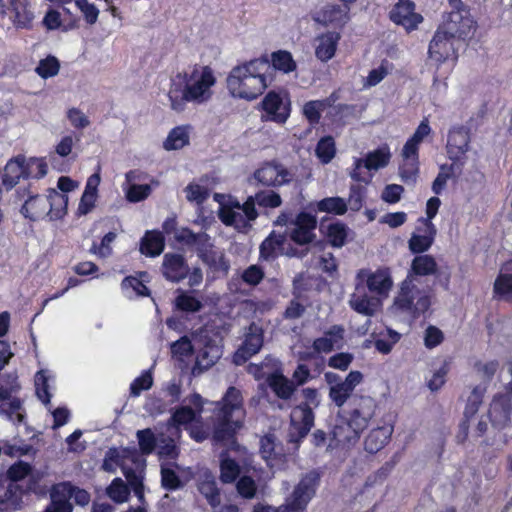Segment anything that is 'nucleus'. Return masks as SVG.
I'll list each match as a JSON object with an SVG mask.
<instances>
[{
    "instance_id": "obj_1",
    "label": "nucleus",
    "mask_w": 512,
    "mask_h": 512,
    "mask_svg": "<svg viewBox=\"0 0 512 512\" xmlns=\"http://www.w3.org/2000/svg\"><path fill=\"white\" fill-rule=\"evenodd\" d=\"M212 405L214 408L206 422L191 427V439L198 443L210 439L214 445L234 442L237 430L243 425L239 418H235L236 413H243V396L240 390L236 386H228L222 400Z\"/></svg>"
},
{
    "instance_id": "obj_2",
    "label": "nucleus",
    "mask_w": 512,
    "mask_h": 512,
    "mask_svg": "<svg viewBox=\"0 0 512 512\" xmlns=\"http://www.w3.org/2000/svg\"><path fill=\"white\" fill-rule=\"evenodd\" d=\"M217 78L215 71L207 65L195 64L172 77L168 90L171 110L180 113L187 103L205 104L213 96Z\"/></svg>"
},
{
    "instance_id": "obj_3",
    "label": "nucleus",
    "mask_w": 512,
    "mask_h": 512,
    "mask_svg": "<svg viewBox=\"0 0 512 512\" xmlns=\"http://www.w3.org/2000/svg\"><path fill=\"white\" fill-rule=\"evenodd\" d=\"M226 82L233 98L253 101L271 84L272 67L266 59H254L235 66Z\"/></svg>"
},
{
    "instance_id": "obj_4",
    "label": "nucleus",
    "mask_w": 512,
    "mask_h": 512,
    "mask_svg": "<svg viewBox=\"0 0 512 512\" xmlns=\"http://www.w3.org/2000/svg\"><path fill=\"white\" fill-rule=\"evenodd\" d=\"M303 402L292 408L290 432H288V441L298 446L307 438L315 424V414L313 410L320 404V394L315 388L307 387L302 391Z\"/></svg>"
},
{
    "instance_id": "obj_5",
    "label": "nucleus",
    "mask_w": 512,
    "mask_h": 512,
    "mask_svg": "<svg viewBox=\"0 0 512 512\" xmlns=\"http://www.w3.org/2000/svg\"><path fill=\"white\" fill-rule=\"evenodd\" d=\"M391 415L384 412L379 404L371 396L352 394V404L343 409L339 416V422L350 423L354 428V436L359 431H364L371 425L380 423L382 416Z\"/></svg>"
},
{
    "instance_id": "obj_6",
    "label": "nucleus",
    "mask_w": 512,
    "mask_h": 512,
    "mask_svg": "<svg viewBox=\"0 0 512 512\" xmlns=\"http://www.w3.org/2000/svg\"><path fill=\"white\" fill-rule=\"evenodd\" d=\"M321 474L319 470L312 469L300 478L295 485L286 503L274 510L269 506H255L254 512H304L309 502L315 497L316 490L320 485Z\"/></svg>"
},
{
    "instance_id": "obj_7",
    "label": "nucleus",
    "mask_w": 512,
    "mask_h": 512,
    "mask_svg": "<svg viewBox=\"0 0 512 512\" xmlns=\"http://www.w3.org/2000/svg\"><path fill=\"white\" fill-rule=\"evenodd\" d=\"M214 199L220 204L218 216L226 226L244 231L258 217V212L251 197H248L243 204L232 198L224 201L225 197L220 194H215Z\"/></svg>"
},
{
    "instance_id": "obj_8",
    "label": "nucleus",
    "mask_w": 512,
    "mask_h": 512,
    "mask_svg": "<svg viewBox=\"0 0 512 512\" xmlns=\"http://www.w3.org/2000/svg\"><path fill=\"white\" fill-rule=\"evenodd\" d=\"M67 195L55 189H49L46 196H33L25 201L22 213L32 220L50 215L51 219L61 218L67 210Z\"/></svg>"
},
{
    "instance_id": "obj_9",
    "label": "nucleus",
    "mask_w": 512,
    "mask_h": 512,
    "mask_svg": "<svg viewBox=\"0 0 512 512\" xmlns=\"http://www.w3.org/2000/svg\"><path fill=\"white\" fill-rule=\"evenodd\" d=\"M30 474H32V465L22 460L11 464L6 474L0 473V491H3L4 505L19 507L23 502V496L27 493L19 481L26 479Z\"/></svg>"
},
{
    "instance_id": "obj_10",
    "label": "nucleus",
    "mask_w": 512,
    "mask_h": 512,
    "mask_svg": "<svg viewBox=\"0 0 512 512\" xmlns=\"http://www.w3.org/2000/svg\"><path fill=\"white\" fill-rule=\"evenodd\" d=\"M179 238L193 245L198 251L200 258L213 271L227 274L229 270L228 260L222 251L213 247L210 237L206 233H194L190 230H183Z\"/></svg>"
},
{
    "instance_id": "obj_11",
    "label": "nucleus",
    "mask_w": 512,
    "mask_h": 512,
    "mask_svg": "<svg viewBox=\"0 0 512 512\" xmlns=\"http://www.w3.org/2000/svg\"><path fill=\"white\" fill-rule=\"evenodd\" d=\"M431 305L429 292L417 289L410 280V276L402 282L400 292L395 298L392 308L395 311L406 313L413 317L425 313Z\"/></svg>"
},
{
    "instance_id": "obj_12",
    "label": "nucleus",
    "mask_w": 512,
    "mask_h": 512,
    "mask_svg": "<svg viewBox=\"0 0 512 512\" xmlns=\"http://www.w3.org/2000/svg\"><path fill=\"white\" fill-rule=\"evenodd\" d=\"M390 159V148L387 145H383L367 153L365 158H355L350 176L355 181L368 183L372 179L370 172L386 167Z\"/></svg>"
},
{
    "instance_id": "obj_13",
    "label": "nucleus",
    "mask_w": 512,
    "mask_h": 512,
    "mask_svg": "<svg viewBox=\"0 0 512 512\" xmlns=\"http://www.w3.org/2000/svg\"><path fill=\"white\" fill-rule=\"evenodd\" d=\"M356 281L363 284L370 293L376 294L381 299L387 298L393 288L391 270L380 267L375 271L360 269L356 274Z\"/></svg>"
},
{
    "instance_id": "obj_14",
    "label": "nucleus",
    "mask_w": 512,
    "mask_h": 512,
    "mask_svg": "<svg viewBox=\"0 0 512 512\" xmlns=\"http://www.w3.org/2000/svg\"><path fill=\"white\" fill-rule=\"evenodd\" d=\"M197 354L194 365L190 369L192 376L198 375L212 367L221 357L222 348L217 338L196 336Z\"/></svg>"
},
{
    "instance_id": "obj_15",
    "label": "nucleus",
    "mask_w": 512,
    "mask_h": 512,
    "mask_svg": "<svg viewBox=\"0 0 512 512\" xmlns=\"http://www.w3.org/2000/svg\"><path fill=\"white\" fill-rule=\"evenodd\" d=\"M439 29L453 38H464L473 34L474 21L466 9L452 10L447 13Z\"/></svg>"
},
{
    "instance_id": "obj_16",
    "label": "nucleus",
    "mask_w": 512,
    "mask_h": 512,
    "mask_svg": "<svg viewBox=\"0 0 512 512\" xmlns=\"http://www.w3.org/2000/svg\"><path fill=\"white\" fill-rule=\"evenodd\" d=\"M267 119L279 124L287 121L291 113V101L288 92L270 91L261 102Z\"/></svg>"
},
{
    "instance_id": "obj_17",
    "label": "nucleus",
    "mask_w": 512,
    "mask_h": 512,
    "mask_svg": "<svg viewBox=\"0 0 512 512\" xmlns=\"http://www.w3.org/2000/svg\"><path fill=\"white\" fill-rule=\"evenodd\" d=\"M368 289L356 281L353 293L350 295L348 304L356 313L372 317L382 308V300L376 294H369Z\"/></svg>"
},
{
    "instance_id": "obj_18",
    "label": "nucleus",
    "mask_w": 512,
    "mask_h": 512,
    "mask_svg": "<svg viewBox=\"0 0 512 512\" xmlns=\"http://www.w3.org/2000/svg\"><path fill=\"white\" fill-rule=\"evenodd\" d=\"M393 433V416L386 415L380 418V422L372 427L370 432L364 438L363 446L364 451L370 454H376L383 450V448L391 440Z\"/></svg>"
},
{
    "instance_id": "obj_19",
    "label": "nucleus",
    "mask_w": 512,
    "mask_h": 512,
    "mask_svg": "<svg viewBox=\"0 0 512 512\" xmlns=\"http://www.w3.org/2000/svg\"><path fill=\"white\" fill-rule=\"evenodd\" d=\"M363 432L364 431H359L358 434L354 436L353 428L349 423L336 422L330 433V441H328L327 451H347L351 449L359 442Z\"/></svg>"
},
{
    "instance_id": "obj_20",
    "label": "nucleus",
    "mask_w": 512,
    "mask_h": 512,
    "mask_svg": "<svg viewBox=\"0 0 512 512\" xmlns=\"http://www.w3.org/2000/svg\"><path fill=\"white\" fill-rule=\"evenodd\" d=\"M390 19L406 31L415 30L423 17L415 12V5L410 0H398L389 13Z\"/></svg>"
},
{
    "instance_id": "obj_21",
    "label": "nucleus",
    "mask_w": 512,
    "mask_h": 512,
    "mask_svg": "<svg viewBox=\"0 0 512 512\" xmlns=\"http://www.w3.org/2000/svg\"><path fill=\"white\" fill-rule=\"evenodd\" d=\"M484 386H474L470 396L467 398L466 408H464L463 419L459 422L458 433L455 435L456 442L463 445L468 439L469 421L479 411L483 403Z\"/></svg>"
},
{
    "instance_id": "obj_22",
    "label": "nucleus",
    "mask_w": 512,
    "mask_h": 512,
    "mask_svg": "<svg viewBox=\"0 0 512 512\" xmlns=\"http://www.w3.org/2000/svg\"><path fill=\"white\" fill-rule=\"evenodd\" d=\"M507 387L510 388V391L506 394L495 395L494 398H492L490 409H488V417H490L492 426L499 429L507 427L508 423L511 421L512 386Z\"/></svg>"
},
{
    "instance_id": "obj_23",
    "label": "nucleus",
    "mask_w": 512,
    "mask_h": 512,
    "mask_svg": "<svg viewBox=\"0 0 512 512\" xmlns=\"http://www.w3.org/2000/svg\"><path fill=\"white\" fill-rule=\"evenodd\" d=\"M191 406H182L174 410L168 420V424L172 427H180L182 425H186L188 423L194 422V424L200 423V415L204 411V402L203 398L194 393V395L190 398Z\"/></svg>"
},
{
    "instance_id": "obj_24",
    "label": "nucleus",
    "mask_w": 512,
    "mask_h": 512,
    "mask_svg": "<svg viewBox=\"0 0 512 512\" xmlns=\"http://www.w3.org/2000/svg\"><path fill=\"white\" fill-rule=\"evenodd\" d=\"M248 372L254 375L256 381L265 379L267 384H287L281 363L273 357H266L260 365H249Z\"/></svg>"
},
{
    "instance_id": "obj_25",
    "label": "nucleus",
    "mask_w": 512,
    "mask_h": 512,
    "mask_svg": "<svg viewBox=\"0 0 512 512\" xmlns=\"http://www.w3.org/2000/svg\"><path fill=\"white\" fill-rule=\"evenodd\" d=\"M290 172L282 165L265 163L254 172V179L263 186H282L291 181Z\"/></svg>"
},
{
    "instance_id": "obj_26",
    "label": "nucleus",
    "mask_w": 512,
    "mask_h": 512,
    "mask_svg": "<svg viewBox=\"0 0 512 512\" xmlns=\"http://www.w3.org/2000/svg\"><path fill=\"white\" fill-rule=\"evenodd\" d=\"M316 226V217L309 213L302 212L292 223L290 238L299 245L308 244L315 238Z\"/></svg>"
},
{
    "instance_id": "obj_27",
    "label": "nucleus",
    "mask_w": 512,
    "mask_h": 512,
    "mask_svg": "<svg viewBox=\"0 0 512 512\" xmlns=\"http://www.w3.org/2000/svg\"><path fill=\"white\" fill-rule=\"evenodd\" d=\"M470 133L464 126H456L449 130L447 153L452 160H462L469 150Z\"/></svg>"
},
{
    "instance_id": "obj_28",
    "label": "nucleus",
    "mask_w": 512,
    "mask_h": 512,
    "mask_svg": "<svg viewBox=\"0 0 512 512\" xmlns=\"http://www.w3.org/2000/svg\"><path fill=\"white\" fill-rule=\"evenodd\" d=\"M420 226L412 233L408 246L412 253H423L433 244L436 235V228L429 219H420Z\"/></svg>"
},
{
    "instance_id": "obj_29",
    "label": "nucleus",
    "mask_w": 512,
    "mask_h": 512,
    "mask_svg": "<svg viewBox=\"0 0 512 512\" xmlns=\"http://www.w3.org/2000/svg\"><path fill=\"white\" fill-rule=\"evenodd\" d=\"M454 39L439 28L429 45V56L432 60L442 63L455 56Z\"/></svg>"
},
{
    "instance_id": "obj_30",
    "label": "nucleus",
    "mask_w": 512,
    "mask_h": 512,
    "mask_svg": "<svg viewBox=\"0 0 512 512\" xmlns=\"http://www.w3.org/2000/svg\"><path fill=\"white\" fill-rule=\"evenodd\" d=\"M9 18L17 28L27 29L32 26L34 11L28 0H8Z\"/></svg>"
},
{
    "instance_id": "obj_31",
    "label": "nucleus",
    "mask_w": 512,
    "mask_h": 512,
    "mask_svg": "<svg viewBox=\"0 0 512 512\" xmlns=\"http://www.w3.org/2000/svg\"><path fill=\"white\" fill-rule=\"evenodd\" d=\"M19 388L20 386H0V415H5L10 419L13 415H16L18 422L22 423L24 415L18 412L23 403L19 397L12 395L19 391Z\"/></svg>"
},
{
    "instance_id": "obj_32",
    "label": "nucleus",
    "mask_w": 512,
    "mask_h": 512,
    "mask_svg": "<svg viewBox=\"0 0 512 512\" xmlns=\"http://www.w3.org/2000/svg\"><path fill=\"white\" fill-rule=\"evenodd\" d=\"M345 329L343 326L334 325L329 328L322 337L313 342V348L317 353H329L333 349H340L344 341Z\"/></svg>"
},
{
    "instance_id": "obj_33",
    "label": "nucleus",
    "mask_w": 512,
    "mask_h": 512,
    "mask_svg": "<svg viewBox=\"0 0 512 512\" xmlns=\"http://www.w3.org/2000/svg\"><path fill=\"white\" fill-rule=\"evenodd\" d=\"M341 36L337 32H327L315 39L314 48L316 57L322 61L327 62L332 59L337 50Z\"/></svg>"
},
{
    "instance_id": "obj_34",
    "label": "nucleus",
    "mask_w": 512,
    "mask_h": 512,
    "mask_svg": "<svg viewBox=\"0 0 512 512\" xmlns=\"http://www.w3.org/2000/svg\"><path fill=\"white\" fill-rule=\"evenodd\" d=\"M263 345L262 334L257 330L251 328V332L246 336L243 345L235 352L233 361L235 364L240 365L246 362L247 359L257 354Z\"/></svg>"
},
{
    "instance_id": "obj_35",
    "label": "nucleus",
    "mask_w": 512,
    "mask_h": 512,
    "mask_svg": "<svg viewBox=\"0 0 512 512\" xmlns=\"http://www.w3.org/2000/svg\"><path fill=\"white\" fill-rule=\"evenodd\" d=\"M127 187L124 188L126 199L131 203H137L145 200L152 192L149 184H136V180H140L138 171H129L125 175Z\"/></svg>"
},
{
    "instance_id": "obj_36",
    "label": "nucleus",
    "mask_w": 512,
    "mask_h": 512,
    "mask_svg": "<svg viewBox=\"0 0 512 512\" xmlns=\"http://www.w3.org/2000/svg\"><path fill=\"white\" fill-rule=\"evenodd\" d=\"M137 454L135 450L130 448H124L119 450L116 447H111L107 450L106 456H104L102 469L103 471H107L108 473H115L117 468L127 469L123 466L124 459H131L132 462H135Z\"/></svg>"
},
{
    "instance_id": "obj_37",
    "label": "nucleus",
    "mask_w": 512,
    "mask_h": 512,
    "mask_svg": "<svg viewBox=\"0 0 512 512\" xmlns=\"http://www.w3.org/2000/svg\"><path fill=\"white\" fill-rule=\"evenodd\" d=\"M52 493L60 496L62 499H67V501L74 499L75 504L80 507L87 506L89 501H91V494L85 491V489L71 484V482H62L55 485L52 488Z\"/></svg>"
},
{
    "instance_id": "obj_38",
    "label": "nucleus",
    "mask_w": 512,
    "mask_h": 512,
    "mask_svg": "<svg viewBox=\"0 0 512 512\" xmlns=\"http://www.w3.org/2000/svg\"><path fill=\"white\" fill-rule=\"evenodd\" d=\"M163 275L170 281L178 282L188 273V266L178 254H166L162 264Z\"/></svg>"
},
{
    "instance_id": "obj_39",
    "label": "nucleus",
    "mask_w": 512,
    "mask_h": 512,
    "mask_svg": "<svg viewBox=\"0 0 512 512\" xmlns=\"http://www.w3.org/2000/svg\"><path fill=\"white\" fill-rule=\"evenodd\" d=\"M22 178L26 179L24 156L19 155L10 159L5 165L2 175V184L7 190H10L16 186Z\"/></svg>"
},
{
    "instance_id": "obj_40",
    "label": "nucleus",
    "mask_w": 512,
    "mask_h": 512,
    "mask_svg": "<svg viewBox=\"0 0 512 512\" xmlns=\"http://www.w3.org/2000/svg\"><path fill=\"white\" fill-rule=\"evenodd\" d=\"M338 100L336 93H332L329 97L321 100H310L303 104L302 114L310 124H317L320 121L324 110L334 105Z\"/></svg>"
},
{
    "instance_id": "obj_41",
    "label": "nucleus",
    "mask_w": 512,
    "mask_h": 512,
    "mask_svg": "<svg viewBox=\"0 0 512 512\" xmlns=\"http://www.w3.org/2000/svg\"><path fill=\"white\" fill-rule=\"evenodd\" d=\"M100 181L101 177L99 172L92 174L87 179L84 192L78 205V213L80 215H86L94 208Z\"/></svg>"
},
{
    "instance_id": "obj_42",
    "label": "nucleus",
    "mask_w": 512,
    "mask_h": 512,
    "mask_svg": "<svg viewBox=\"0 0 512 512\" xmlns=\"http://www.w3.org/2000/svg\"><path fill=\"white\" fill-rule=\"evenodd\" d=\"M260 454H262L265 461L270 462L272 465L285 461L283 446L276 442L275 437L271 434L264 435L260 439Z\"/></svg>"
},
{
    "instance_id": "obj_43",
    "label": "nucleus",
    "mask_w": 512,
    "mask_h": 512,
    "mask_svg": "<svg viewBox=\"0 0 512 512\" xmlns=\"http://www.w3.org/2000/svg\"><path fill=\"white\" fill-rule=\"evenodd\" d=\"M347 6L327 5L316 16V21L324 25L343 26L349 20Z\"/></svg>"
},
{
    "instance_id": "obj_44",
    "label": "nucleus",
    "mask_w": 512,
    "mask_h": 512,
    "mask_svg": "<svg viewBox=\"0 0 512 512\" xmlns=\"http://www.w3.org/2000/svg\"><path fill=\"white\" fill-rule=\"evenodd\" d=\"M195 347L196 337H194V344H192L190 339L186 336L181 337L179 340L171 343L170 349L172 358L178 363L182 370L185 367L186 360L192 356Z\"/></svg>"
},
{
    "instance_id": "obj_45",
    "label": "nucleus",
    "mask_w": 512,
    "mask_h": 512,
    "mask_svg": "<svg viewBox=\"0 0 512 512\" xmlns=\"http://www.w3.org/2000/svg\"><path fill=\"white\" fill-rule=\"evenodd\" d=\"M494 290L504 299H512V260L505 263L495 280Z\"/></svg>"
},
{
    "instance_id": "obj_46",
    "label": "nucleus",
    "mask_w": 512,
    "mask_h": 512,
    "mask_svg": "<svg viewBox=\"0 0 512 512\" xmlns=\"http://www.w3.org/2000/svg\"><path fill=\"white\" fill-rule=\"evenodd\" d=\"M220 476L222 483H233L239 479L240 465L235 459L228 456L227 452L220 454Z\"/></svg>"
},
{
    "instance_id": "obj_47",
    "label": "nucleus",
    "mask_w": 512,
    "mask_h": 512,
    "mask_svg": "<svg viewBox=\"0 0 512 512\" xmlns=\"http://www.w3.org/2000/svg\"><path fill=\"white\" fill-rule=\"evenodd\" d=\"M285 238L282 235L272 233L260 246V256L264 260H270L284 252Z\"/></svg>"
},
{
    "instance_id": "obj_48",
    "label": "nucleus",
    "mask_w": 512,
    "mask_h": 512,
    "mask_svg": "<svg viewBox=\"0 0 512 512\" xmlns=\"http://www.w3.org/2000/svg\"><path fill=\"white\" fill-rule=\"evenodd\" d=\"M437 270V263L434 257L428 254L416 256L411 263V272L408 276L410 279L412 275L428 276L433 275Z\"/></svg>"
},
{
    "instance_id": "obj_49",
    "label": "nucleus",
    "mask_w": 512,
    "mask_h": 512,
    "mask_svg": "<svg viewBox=\"0 0 512 512\" xmlns=\"http://www.w3.org/2000/svg\"><path fill=\"white\" fill-rule=\"evenodd\" d=\"M402 158L400 177L405 182H414L418 174V152L415 151L414 154L406 153L405 147H403Z\"/></svg>"
},
{
    "instance_id": "obj_50",
    "label": "nucleus",
    "mask_w": 512,
    "mask_h": 512,
    "mask_svg": "<svg viewBox=\"0 0 512 512\" xmlns=\"http://www.w3.org/2000/svg\"><path fill=\"white\" fill-rule=\"evenodd\" d=\"M164 249V237L160 232H147L141 242L140 250L147 256H157Z\"/></svg>"
},
{
    "instance_id": "obj_51",
    "label": "nucleus",
    "mask_w": 512,
    "mask_h": 512,
    "mask_svg": "<svg viewBox=\"0 0 512 512\" xmlns=\"http://www.w3.org/2000/svg\"><path fill=\"white\" fill-rule=\"evenodd\" d=\"M186 199L197 205L202 204L209 197V188L206 180L200 179L198 181L190 182L184 189Z\"/></svg>"
},
{
    "instance_id": "obj_52",
    "label": "nucleus",
    "mask_w": 512,
    "mask_h": 512,
    "mask_svg": "<svg viewBox=\"0 0 512 512\" xmlns=\"http://www.w3.org/2000/svg\"><path fill=\"white\" fill-rule=\"evenodd\" d=\"M432 133V129L429 124L428 118H424L418 127L416 128L413 135L407 140L403 147H405L406 153L414 154L418 152L419 145Z\"/></svg>"
},
{
    "instance_id": "obj_53",
    "label": "nucleus",
    "mask_w": 512,
    "mask_h": 512,
    "mask_svg": "<svg viewBox=\"0 0 512 512\" xmlns=\"http://www.w3.org/2000/svg\"><path fill=\"white\" fill-rule=\"evenodd\" d=\"M198 490L211 507L220 505V490L212 476H206L203 481L199 482Z\"/></svg>"
},
{
    "instance_id": "obj_54",
    "label": "nucleus",
    "mask_w": 512,
    "mask_h": 512,
    "mask_svg": "<svg viewBox=\"0 0 512 512\" xmlns=\"http://www.w3.org/2000/svg\"><path fill=\"white\" fill-rule=\"evenodd\" d=\"M189 143L188 130L184 126H179L172 129L166 140L164 141V148L168 151L178 150L183 148Z\"/></svg>"
},
{
    "instance_id": "obj_55",
    "label": "nucleus",
    "mask_w": 512,
    "mask_h": 512,
    "mask_svg": "<svg viewBox=\"0 0 512 512\" xmlns=\"http://www.w3.org/2000/svg\"><path fill=\"white\" fill-rule=\"evenodd\" d=\"M352 394H357L355 386H330V398L339 408L352 405Z\"/></svg>"
},
{
    "instance_id": "obj_56",
    "label": "nucleus",
    "mask_w": 512,
    "mask_h": 512,
    "mask_svg": "<svg viewBox=\"0 0 512 512\" xmlns=\"http://www.w3.org/2000/svg\"><path fill=\"white\" fill-rule=\"evenodd\" d=\"M400 340V334L392 329H386L375 339V348L382 354L391 352L393 346Z\"/></svg>"
},
{
    "instance_id": "obj_57",
    "label": "nucleus",
    "mask_w": 512,
    "mask_h": 512,
    "mask_svg": "<svg viewBox=\"0 0 512 512\" xmlns=\"http://www.w3.org/2000/svg\"><path fill=\"white\" fill-rule=\"evenodd\" d=\"M272 70L276 69L284 73H290L296 69V63L291 53L287 51H277L271 56Z\"/></svg>"
},
{
    "instance_id": "obj_58",
    "label": "nucleus",
    "mask_w": 512,
    "mask_h": 512,
    "mask_svg": "<svg viewBox=\"0 0 512 512\" xmlns=\"http://www.w3.org/2000/svg\"><path fill=\"white\" fill-rule=\"evenodd\" d=\"M122 290L126 297L134 298L138 296H147L148 288L143 282L135 277H126L121 284Z\"/></svg>"
},
{
    "instance_id": "obj_59",
    "label": "nucleus",
    "mask_w": 512,
    "mask_h": 512,
    "mask_svg": "<svg viewBox=\"0 0 512 512\" xmlns=\"http://www.w3.org/2000/svg\"><path fill=\"white\" fill-rule=\"evenodd\" d=\"M24 167L26 178L39 179L47 174V163L43 158H29L24 157Z\"/></svg>"
},
{
    "instance_id": "obj_60",
    "label": "nucleus",
    "mask_w": 512,
    "mask_h": 512,
    "mask_svg": "<svg viewBox=\"0 0 512 512\" xmlns=\"http://www.w3.org/2000/svg\"><path fill=\"white\" fill-rule=\"evenodd\" d=\"M107 495L115 503H124L127 501L129 495L128 486L122 479L115 478L107 488Z\"/></svg>"
},
{
    "instance_id": "obj_61",
    "label": "nucleus",
    "mask_w": 512,
    "mask_h": 512,
    "mask_svg": "<svg viewBox=\"0 0 512 512\" xmlns=\"http://www.w3.org/2000/svg\"><path fill=\"white\" fill-rule=\"evenodd\" d=\"M326 237L334 247H342L347 238V227L341 223H333L327 226Z\"/></svg>"
},
{
    "instance_id": "obj_62",
    "label": "nucleus",
    "mask_w": 512,
    "mask_h": 512,
    "mask_svg": "<svg viewBox=\"0 0 512 512\" xmlns=\"http://www.w3.org/2000/svg\"><path fill=\"white\" fill-rule=\"evenodd\" d=\"M318 210L321 212L342 215L347 211V204L343 198L329 197L318 202Z\"/></svg>"
},
{
    "instance_id": "obj_63",
    "label": "nucleus",
    "mask_w": 512,
    "mask_h": 512,
    "mask_svg": "<svg viewBox=\"0 0 512 512\" xmlns=\"http://www.w3.org/2000/svg\"><path fill=\"white\" fill-rule=\"evenodd\" d=\"M250 197L255 206L257 203L260 207L277 208L282 204L281 196L274 191H261Z\"/></svg>"
},
{
    "instance_id": "obj_64",
    "label": "nucleus",
    "mask_w": 512,
    "mask_h": 512,
    "mask_svg": "<svg viewBox=\"0 0 512 512\" xmlns=\"http://www.w3.org/2000/svg\"><path fill=\"white\" fill-rule=\"evenodd\" d=\"M257 486L255 480L247 475L241 476L236 482V492L244 499H253L256 496Z\"/></svg>"
}]
</instances>
